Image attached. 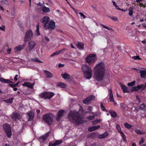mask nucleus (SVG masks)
<instances>
[{
  "mask_svg": "<svg viewBox=\"0 0 146 146\" xmlns=\"http://www.w3.org/2000/svg\"><path fill=\"white\" fill-rule=\"evenodd\" d=\"M94 77L98 81L102 80L103 78L104 74L105 65L104 63L101 62L95 66Z\"/></svg>",
  "mask_w": 146,
  "mask_h": 146,
  "instance_id": "1",
  "label": "nucleus"
},
{
  "mask_svg": "<svg viewBox=\"0 0 146 146\" xmlns=\"http://www.w3.org/2000/svg\"><path fill=\"white\" fill-rule=\"evenodd\" d=\"M68 118L71 122L76 125L83 123V119L80 117L78 112L70 111L68 115Z\"/></svg>",
  "mask_w": 146,
  "mask_h": 146,
  "instance_id": "2",
  "label": "nucleus"
},
{
  "mask_svg": "<svg viewBox=\"0 0 146 146\" xmlns=\"http://www.w3.org/2000/svg\"><path fill=\"white\" fill-rule=\"evenodd\" d=\"M42 23L46 29L52 30L55 27V23L53 21L49 22V18L47 16H45L43 19Z\"/></svg>",
  "mask_w": 146,
  "mask_h": 146,
  "instance_id": "3",
  "label": "nucleus"
},
{
  "mask_svg": "<svg viewBox=\"0 0 146 146\" xmlns=\"http://www.w3.org/2000/svg\"><path fill=\"white\" fill-rule=\"evenodd\" d=\"M82 69L85 77L88 79L91 78L92 71L91 67L86 64H84L82 65Z\"/></svg>",
  "mask_w": 146,
  "mask_h": 146,
  "instance_id": "4",
  "label": "nucleus"
},
{
  "mask_svg": "<svg viewBox=\"0 0 146 146\" xmlns=\"http://www.w3.org/2000/svg\"><path fill=\"white\" fill-rule=\"evenodd\" d=\"M54 95V94L52 92H44L39 94V96L42 98L50 99Z\"/></svg>",
  "mask_w": 146,
  "mask_h": 146,
  "instance_id": "5",
  "label": "nucleus"
},
{
  "mask_svg": "<svg viewBox=\"0 0 146 146\" xmlns=\"http://www.w3.org/2000/svg\"><path fill=\"white\" fill-rule=\"evenodd\" d=\"M53 115L51 113H47L43 116V119L49 125L51 124L53 121Z\"/></svg>",
  "mask_w": 146,
  "mask_h": 146,
  "instance_id": "6",
  "label": "nucleus"
},
{
  "mask_svg": "<svg viewBox=\"0 0 146 146\" xmlns=\"http://www.w3.org/2000/svg\"><path fill=\"white\" fill-rule=\"evenodd\" d=\"M3 127L7 137H10L12 134L10 125L7 124H5L3 125Z\"/></svg>",
  "mask_w": 146,
  "mask_h": 146,
  "instance_id": "7",
  "label": "nucleus"
},
{
  "mask_svg": "<svg viewBox=\"0 0 146 146\" xmlns=\"http://www.w3.org/2000/svg\"><path fill=\"white\" fill-rule=\"evenodd\" d=\"M33 33L32 30H29L26 33L24 40L25 42H26L27 40H31L33 37Z\"/></svg>",
  "mask_w": 146,
  "mask_h": 146,
  "instance_id": "8",
  "label": "nucleus"
},
{
  "mask_svg": "<svg viewBox=\"0 0 146 146\" xmlns=\"http://www.w3.org/2000/svg\"><path fill=\"white\" fill-rule=\"evenodd\" d=\"M36 42L33 41L31 40L28 44V47L26 49V50L27 53L31 52L36 45Z\"/></svg>",
  "mask_w": 146,
  "mask_h": 146,
  "instance_id": "9",
  "label": "nucleus"
},
{
  "mask_svg": "<svg viewBox=\"0 0 146 146\" xmlns=\"http://www.w3.org/2000/svg\"><path fill=\"white\" fill-rule=\"evenodd\" d=\"M95 59V55L92 54L87 56L86 58V60L87 63L90 64L94 62Z\"/></svg>",
  "mask_w": 146,
  "mask_h": 146,
  "instance_id": "10",
  "label": "nucleus"
},
{
  "mask_svg": "<svg viewBox=\"0 0 146 146\" xmlns=\"http://www.w3.org/2000/svg\"><path fill=\"white\" fill-rule=\"evenodd\" d=\"M95 99V97L93 95H90L83 100V103L86 104H88L90 102Z\"/></svg>",
  "mask_w": 146,
  "mask_h": 146,
  "instance_id": "11",
  "label": "nucleus"
},
{
  "mask_svg": "<svg viewBox=\"0 0 146 146\" xmlns=\"http://www.w3.org/2000/svg\"><path fill=\"white\" fill-rule=\"evenodd\" d=\"M11 118L14 121H17L21 118L20 115L16 112H14L11 115Z\"/></svg>",
  "mask_w": 146,
  "mask_h": 146,
  "instance_id": "12",
  "label": "nucleus"
},
{
  "mask_svg": "<svg viewBox=\"0 0 146 146\" xmlns=\"http://www.w3.org/2000/svg\"><path fill=\"white\" fill-rule=\"evenodd\" d=\"M49 132L46 133L40 136L39 138L40 142H42L45 141L48 136Z\"/></svg>",
  "mask_w": 146,
  "mask_h": 146,
  "instance_id": "13",
  "label": "nucleus"
},
{
  "mask_svg": "<svg viewBox=\"0 0 146 146\" xmlns=\"http://www.w3.org/2000/svg\"><path fill=\"white\" fill-rule=\"evenodd\" d=\"M64 113V111L63 110H61L58 111L57 116L56 118L57 121H59L60 120L61 117L63 116Z\"/></svg>",
  "mask_w": 146,
  "mask_h": 146,
  "instance_id": "14",
  "label": "nucleus"
},
{
  "mask_svg": "<svg viewBox=\"0 0 146 146\" xmlns=\"http://www.w3.org/2000/svg\"><path fill=\"white\" fill-rule=\"evenodd\" d=\"M26 44H25L22 45H20L16 47L14 49L15 52H17L23 49L25 46Z\"/></svg>",
  "mask_w": 146,
  "mask_h": 146,
  "instance_id": "15",
  "label": "nucleus"
},
{
  "mask_svg": "<svg viewBox=\"0 0 146 146\" xmlns=\"http://www.w3.org/2000/svg\"><path fill=\"white\" fill-rule=\"evenodd\" d=\"M35 83L34 82L33 84H31L30 82H25L22 85L23 86L31 88L32 89L33 88V86L35 85Z\"/></svg>",
  "mask_w": 146,
  "mask_h": 146,
  "instance_id": "16",
  "label": "nucleus"
},
{
  "mask_svg": "<svg viewBox=\"0 0 146 146\" xmlns=\"http://www.w3.org/2000/svg\"><path fill=\"white\" fill-rule=\"evenodd\" d=\"M76 45L77 47L79 49L82 50L84 49V44L83 42L78 41L76 44Z\"/></svg>",
  "mask_w": 146,
  "mask_h": 146,
  "instance_id": "17",
  "label": "nucleus"
},
{
  "mask_svg": "<svg viewBox=\"0 0 146 146\" xmlns=\"http://www.w3.org/2000/svg\"><path fill=\"white\" fill-rule=\"evenodd\" d=\"M27 114L29 117V120H33L34 116V112L32 111H30L27 112Z\"/></svg>",
  "mask_w": 146,
  "mask_h": 146,
  "instance_id": "18",
  "label": "nucleus"
},
{
  "mask_svg": "<svg viewBox=\"0 0 146 146\" xmlns=\"http://www.w3.org/2000/svg\"><path fill=\"white\" fill-rule=\"evenodd\" d=\"M108 135V133L106 131L104 133L99 135L98 136V138L100 139L105 138L107 137Z\"/></svg>",
  "mask_w": 146,
  "mask_h": 146,
  "instance_id": "19",
  "label": "nucleus"
},
{
  "mask_svg": "<svg viewBox=\"0 0 146 146\" xmlns=\"http://www.w3.org/2000/svg\"><path fill=\"white\" fill-rule=\"evenodd\" d=\"M44 71L46 74V78H50L53 77V75L50 72L46 70H44Z\"/></svg>",
  "mask_w": 146,
  "mask_h": 146,
  "instance_id": "20",
  "label": "nucleus"
},
{
  "mask_svg": "<svg viewBox=\"0 0 146 146\" xmlns=\"http://www.w3.org/2000/svg\"><path fill=\"white\" fill-rule=\"evenodd\" d=\"M121 89L123 90L124 93H128L129 91L128 90L127 88L123 84H120Z\"/></svg>",
  "mask_w": 146,
  "mask_h": 146,
  "instance_id": "21",
  "label": "nucleus"
},
{
  "mask_svg": "<svg viewBox=\"0 0 146 146\" xmlns=\"http://www.w3.org/2000/svg\"><path fill=\"white\" fill-rule=\"evenodd\" d=\"M146 87V83L137 86V88L138 89H141L142 90H144Z\"/></svg>",
  "mask_w": 146,
  "mask_h": 146,
  "instance_id": "22",
  "label": "nucleus"
},
{
  "mask_svg": "<svg viewBox=\"0 0 146 146\" xmlns=\"http://www.w3.org/2000/svg\"><path fill=\"white\" fill-rule=\"evenodd\" d=\"M0 81L2 82L6 83H9L12 82L9 79H5L2 78H0Z\"/></svg>",
  "mask_w": 146,
  "mask_h": 146,
  "instance_id": "23",
  "label": "nucleus"
},
{
  "mask_svg": "<svg viewBox=\"0 0 146 146\" xmlns=\"http://www.w3.org/2000/svg\"><path fill=\"white\" fill-rule=\"evenodd\" d=\"M42 11L44 13H48L50 12V9L48 7L44 6L42 8Z\"/></svg>",
  "mask_w": 146,
  "mask_h": 146,
  "instance_id": "24",
  "label": "nucleus"
},
{
  "mask_svg": "<svg viewBox=\"0 0 146 146\" xmlns=\"http://www.w3.org/2000/svg\"><path fill=\"white\" fill-rule=\"evenodd\" d=\"M61 76L62 78L65 79H69L70 77V75L66 73L62 74Z\"/></svg>",
  "mask_w": 146,
  "mask_h": 146,
  "instance_id": "25",
  "label": "nucleus"
},
{
  "mask_svg": "<svg viewBox=\"0 0 146 146\" xmlns=\"http://www.w3.org/2000/svg\"><path fill=\"white\" fill-rule=\"evenodd\" d=\"M139 108L141 110L145 111L146 110V105L145 104H142L140 105Z\"/></svg>",
  "mask_w": 146,
  "mask_h": 146,
  "instance_id": "26",
  "label": "nucleus"
},
{
  "mask_svg": "<svg viewBox=\"0 0 146 146\" xmlns=\"http://www.w3.org/2000/svg\"><path fill=\"white\" fill-rule=\"evenodd\" d=\"M139 73L140 74L141 77L142 78H143L145 77L146 76V71H140Z\"/></svg>",
  "mask_w": 146,
  "mask_h": 146,
  "instance_id": "27",
  "label": "nucleus"
},
{
  "mask_svg": "<svg viewBox=\"0 0 146 146\" xmlns=\"http://www.w3.org/2000/svg\"><path fill=\"white\" fill-rule=\"evenodd\" d=\"M30 61L39 63H43V62L40 60L38 58H31L30 59Z\"/></svg>",
  "mask_w": 146,
  "mask_h": 146,
  "instance_id": "28",
  "label": "nucleus"
},
{
  "mask_svg": "<svg viewBox=\"0 0 146 146\" xmlns=\"http://www.w3.org/2000/svg\"><path fill=\"white\" fill-rule=\"evenodd\" d=\"M57 86L62 88H64L66 87V85L63 83L61 82L58 83L57 84Z\"/></svg>",
  "mask_w": 146,
  "mask_h": 146,
  "instance_id": "29",
  "label": "nucleus"
},
{
  "mask_svg": "<svg viewBox=\"0 0 146 146\" xmlns=\"http://www.w3.org/2000/svg\"><path fill=\"white\" fill-rule=\"evenodd\" d=\"M14 99L13 98H11L8 99L4 100L3 101L5 102L11 104L13 102V100Z\"/></svg>",
  "mask_w": 146,
  "mask_h": 146,
  "instance_id": "30",
  "label": "nucleus"
},
{
  "mask_svg": "<svg viewBox=\"0 0 146 146\" xmlns=\"http://www.w3.org/2000/svg\"><path fill=\"white\" fill-rule=\"evenodd\" d=\"M133 7H130L129 9V13L128 14L130 16H131L133 14Z\"/></svg>",
  "mask_w": 146,
  "mask_h": 146,
  "instance_id": "31",
  "label": "nucleus"
},
{
  "mask_svg": "<svg viewBox=\"0 0 146 146\" xmlns=\"http://www.w3.org/2000/svg\"><path fill=\"white\" fill-rule=\"evenodd\" d=\"M109 113L112 117H115L117 115L116 113L114 111H110Z\"/></svg>",
  "mask_w": 146,
  "mask_h": 146,
  "instance_id": "32",
  "label": "nucleus"
},
{
  "mask_svg": "<svg viewBox=\"0 0 146 146\" xmlns=\"http://www.w3.org/2000/svg\"><path fill=\"white\" fill-rule=\"evenodd\" d=\"M62 142V140H56V141L54 143L55 146H58L60 144H61Z\"/></svg>",
  "mask_w": 146,
  "mask_h": 146,
  "instance_id": "33",
  "label": "nucleus"
},
{
  "mask_svg": "<svg viewBox=\"0 0 146 146\" xmlns=\"http://www.w3.org/2000/svg\"><path fill=\"white\" fill-rule=\"evenodd\" d=\"M35 33L38 36H39L40 35L39 32V25H38L36 26V30L35 32Z\"/></svg>",
  "mask_w": 146,
  "mask_h": 146,
  "instance_id": "34",
  "label": "nucleus"
},
{
  "mask_svg": "<svg viewBox=\"0 0 146 146\" xmlns=\"http://www.w3.org/2000/svg\"><path fill=\"white\" fill-rule=\"evenodd\" d=\"M135 132L137 134H145V132H141L138 129H135Z\"/></svg>",
  "mask_w": 146,
  "mask_h": 146,
  "instance_id": "35",
  "label": "nucleus"
},
{
  "mask_svg": "<svg viewBox=\"0 0 146 146\" xmlns=\"http://www.w3.org/2000/svg\"><path fill=\"white\" fill-rule=\"evenodd\" d=\"M124 125L125 127L128 129L131 128L132 127L131 125L127 123H125L124 124Z\"/></svg>",
  "mask_w": 146,
  "mask_h": 146,
  "instance_id": "36",
  "label": "nucleus"
},
{
  "mask_svg": "<svg viewBox=\"0 0 146 146\" xmlns=\"http://www.w3.org/2000/svg\"><path fill=\"white\" fill-rule=\"evenodd\" d=\"M121 135V136L124 141H126V137L122 132H121L120 133Z\"/></svg>",
  "mask_w": 146,
  "mask_h": 146,
  "instance_id": "37",
  "label": "nucleus"
},
{
  "mask_svg": "<svg viewBox=\"0 0 146 146\" xmlns=\"http://www.w3.org/2000/svg\"><path fill=\"white\" fill-rule=\"evenodd\" d=\"M102 121V119H97L94 121H92V122L93 123V124H96L98 123H100Z\"/></svg>",
  "mask_w": 146,
  "mask_h": 146,
  "instance_id": "38",
  "label": "nucleus"
},
{
  "mask_svg": "<svg viewBox=\"0 0 146 146\" xmlns=\"http://www.w3.org/2000/svg\"><path fill=\"white\" fill-rule=\"evenodd\" d=\"M7 2V0H0V4L2 5L6 4Z\"/></svg>",
  "mask_w": 146,
  "mask_h": 146,
  "instance_id": "39",
  "label": "nucleus"
},
{
  "mask_svg": "<svg viewBox=\"0 0 146 146\" xmlns=\"http://www.w3.org/2000/svg\"><path fill=\"white\" fill-rule=\"evenodd\" d=\"M61 52V51H56L52 55L50 56L51 57H52L53 56L58 55Z\"/></svg>",
  "mask_w": 146,
  "mask_h": 146,
  "instance_id": "40",
  "label": "nucleus"
},
{
  "mask_svg": "<svg viewBox=\"0 0 146 146\" xmlns=\"http://www.w3.org/2000/svg\"><path fill=\"white\" fill-rule=\"evenodd\" d=\"M96 116V115H93L92 116H90L88 117L87 119L90 120H93L94 119L95 117Z\"/></svg>",
  "mask_w": 146,
  "mask_h": 146,
  "instance_id": "41",
  "label": "nucleus"
},
{
  "mask_svg": "<svg viewBox=\"0 0 146 146\" xmlns=\"http://www.w3.org/2000/svg\"><path fill=\"white\" fill-rule=\"evenodd\" d=\"M135 81H133L131 82L128 83L127 84V85L129 86H133L135 84Z\"/></svg>",
  "mask_w": 146,
  "mask_h": 146,
  "instance_id": "42",
  "label": "nucleus"
},
{
  "mask_svg": "<svg viewBox=\"0 0 146 146\" xmlns=\"http://www.w3.org/2000/svg\"><path fill=\"white\" fill-rule=\"evenodd\" d=\"M88 131L90 132L94 131L95 130L94 126H92L88 128Z\"/></svg>",
  "mask_w": 146,
  "mask_h": 146,
  "instance_id": "43",
  "label": "nucleus"
},
{
  "mask_svg": "<svg viewBox=\"0 0 146 146\" xmlns=\"http://www.w3.org/2000/svg\"><path fill=\"white\" fill-rule=\"evenodd\" d=\"M136 101L137 103L139 104L141 102V100L139 98V97L138 96H136Z\"/></svg>",
  "mask_w": 146,
  "mask_h": 146,
  "instance_id": "44",
  "label": "nucleus"
},
{
  "mask_svg": "<svg viewBox=\"0 0 146 146\" xmlns=\"http://www.w3.org/2000/svg\"><path fill=\"white\" fill-rule=\"evenodd\" d=\"M116 128L118 130V131L119 133H120V132H121V128L120 126L119 125H116Z\"/></svg>",
  "mask_w": 146,
  "mask_h": 146,
  "instance_id": "45",
  "label": "nucleus"
},
{
  "mask_svg": "<svg viewBox=\"0 0 146 146\" xmlns=\"http://www.w3.org/2000/svg\"><path fill=\"white\" fill-rule=\"evenodd\" d=\"M111 19L113 21H117L118 19V18L116 17H108Z\"/></svg>",
  "mask_w": 146,
  "mask_h": 146,
  "instance_id": "46",
  "label": "nucleus"
},
{
  "mask_svg": "<svg viewBox=\"0 0 146 146\" xmlns=\"http://www.w3.org/2000/svg\"><path fill=\"white\" fill-rule=\"evenodd\" d=\"M109 92V96H113L112 93V91L111 89H109L108 90Z\"/></svg>",
  "mask_w": 146,
  "mask_h": 146,
  "instance_id": "47",
  "label": "nucleus"
},
{
  "mask_svg": "<svg viewBox=\"0 0 146 146\" xmlns=\"http://www.w3.org/2000/svg\"><path fill=\"white\" fill-rule=\"evenodd\" d=\"M132 58L134 60L140 59L139 56H133L132 57Z\"/></svg>",
  "mask_w": 146,
  "mask_h": 146,
  "instance_id": "48",
  "label": "nucleus"
},
{
  "mask_svg": "<svg viewBox=\"0 0 146 146\" xmlns=\"http://www.w3.org/2000/svg\"><path fill=\"white\" fill-rule=\"evenodd\" d=\"M100 107H101V108L102 109L103 111H106V110L105 108V107L103 105V104L102 103H101V104Z\"/></svg>",
  "mask_w": 146,
  "mask_h": 146,
  "instance_id": "49",
  "label": "nucleus"
},
{
  "mask_svg": "<svg viewBox=\"0 0 146 146\" xmlns=\"http://www.w3.org/2000/svg\"><path fill=\"white\" fill-rule=\"evenodd\" d=\"M110 101L111 102H114V100L113 98V96H110Z\"/></svg>",
  "mask_w": 146,
  "mask_h": 146,
  "instance_id": "50",
  "label": "nucleus"
},
{
  "mask_svg": "<svg viewBox=\"0 0 146 146\" xmlns=\"http://www.w3.org/2000/svg\"><path fill=\"white\" fill-rule=\"evenodd\" d=\"M88 110L90 111V112H91L93 109V108L90 106H88Z\"/></svg>",
  "mask_w": 146,
  "mask_h": 146,
  "instance_id": "51",
  "label": "nucleus"
},
{
  "mask_svg": "<svg viewBox=\"0 0 146 146\" xmlns=\"http://www.w3.org/2000/svg\"><path fill=\"white\" fill-rule=\"evenodd\" d=\"M79 14L81 17H83V19H85L86 18V16L84 15L83 13L80 12L79 13Z\"/></svg>",
  "mask_w": 146,
  "mask_h": 146,
  "instance_id": "52",
  "label": "nucleus"
},
{
  "mask_svg": "<svg viewBox=\"0 0 146 146\" xmlns=\"http://www.w3.org/2000/svg\"><path fill=\"white\" fill-rule=\"evenodd\" d=\"M48 146H55L54 144L52 143V142H50L49 143Z\"/></svg>",
  "mask_w": 146,
  "mask_h": 146,
  "instance_id": "53",
  "label": "nucleus"
},
{
  "mask_svg": "<svg viewBox=\"0 0 146 146\" xmlns=\"http://www.w3.org/2000/svg\"><path fill=\"white\" fill-rule=\"evenodd\" d=\"M101 25L102 26V27L108 30H110L111 29L109 28H108V27L105 26V25H104L102 24Z\"/></svg>",
  "mask_w": 146,
  "mask_h": 146,
  "instance_id": "54",
  "label": "nucleus"
},
{
  "mask_svg": "<svg viewBox=\"0 0 146 146\" xmlns=\"http://www.w3.org/2000/svg\"><path fill=\"white\" fill-rule=\"evenodd\" d=\"M144 139L143 138H141V140L140 141V142L139 143V145H140L141 144H142L143 143H144Z\"/></svg>",
  "mask_w": 146,
  "mask_h": 146,
  "instance_id": "55",
  "label": "nucleus"
},
{
  "mask_svg": "<svg viewBox=\"0 0 146 146\" xmlns=\"http://www.w3.org/2000/svg\"><path fill=\"white\" fill-rule=\"evenodd\" d=\"M138 89L137 88V87H134L132 88V90L134 91H137Z\"/></svg>",
  "mask_w": 146,
  "mask_h": 146,
  "instance_id": "56",
  "label": "nucleus"
},
{
  "mask_svg": "<svg viewBox=\"0 0 146 146\" xmlns=\"http://www.w3.org/2000/svg\"><path fill=\"white\" fill-rule=\"evenodd\" d=\"M0 30H2L3 31H5V26L4 25H2V27H0Z\"/></svg>",
  "mask_w": 146,
  "mask_h": 146,
  "instance_id": "57",
  "label": "nucleus"
},
{
  "mask_svg": "<svg viewBox=\"0 0 146 146\" xmlns=\"http://www.w3.org/2000/svg\"><path fill=\"white\" fill-rule=\"evenodd\" d=\"M140 116L141 117H143L145 116V115L143 113H141L140 114Z\"/></svg>",
  "mask_w": 146,
  "mask_h": 146,
  "instance_id": "58",
  "label": "nucleus"
},
{
  "mask_svg": "<svg viewBox=\"0 0 146 146\" xmlns=\"http://www.w3.org/2000/svg\"><path fill=\"white\" fill-rule=\"evenodd\" d=\"M94 126V130H96L98 129V128H99L100 127V125H98L97 126Z\"/></svg>",
  "mask_w": 146,
  "mask_h": 146,
  "instance_id": "59",
  "label": "nucleus"
},
{
  "mask_svg": "<svg viewBox=\"0 0 146 146\" xmlns=\"http://www.w3.org/2000/svg\"><path fill=\"white\" fill-rule=\"evenodd\" d=\"M9 86L12 88H14L15 87V84H9Z\"/></svg>",
  "mask_w": 146,
  "mask_h": 146,
  "instance_id": "60",
  "label": "nucleus"
},
{
  "mask_svg": "<svg viewBox=\"0 0 146 146\" xmlns=\"http://www.w3.org/2000/svg\"><path fill=\"white\" fill-rule=\"evenodd\" d=\"M64 66V64H61V63L59 64V65H58V67H63Z\"/></svg>",
  "mask_w": 146,
  "mask_h": 146,
  "instance_id": "61",
  "label": "nucleus"
},
{
  "mask_svg": "<svg viewBox=\"0 0 146 146\" xmlns=\"http://www.w3.org/2000/svg\"><path fill=\"white\" fill-rule=\"evenodd\" d=\"M112 3H113V5L115 7L116 6H117V4H116V3L115 1H112Z\"/></svg>",
  "mask_w": 146,
  "mask_h": 146,
  "instance_id": "62",
  "label": "nucleus"
},
{
  "mask_svg": "<svg viewBox=\"0 0 146 146\" xmlns=\"http://www.w3.org/2000/svg\"><path fill=\"white\" fill-rule=\"evenodd\" d=\"M66 50V48H64L63 49H62L59 50V51H61V52H63L64 51H65V50Z\"/></svg>",
  "mask_w": 146,
  "mask_h": 146,
  "instance_id": "63",
  "label": "nucleus"
},
{
  "mask_svg": "<svg viewBox=\"0 0 146 146\" xmlns=\"http://www.w3.org/2000/svg\"><path fill=\"white\" fill-rule=\"evenodd\" d=\"M115 8H116V9H117V10H121V9H120L118 6H116L115 7Z\"/></svg>",
  "mask_w": 146,
  "mask_h": 146,
  "instance_id": "64",
  "label": "nucleus"
}]
</instances>
